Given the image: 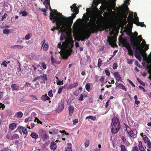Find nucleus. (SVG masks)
<instances>
[{
    "label": "nucleus",
    "mask_w": 151,
    "mask_h": 151,
    "mask_svg": "<svg viewBox=\"0 0 151 151\" xmlns=\"http://www.w3.org/2000/svg\"><path fill=\"white\" fill-rule=\"evenodd\" d=\"M122 19L123 23L126 26L124 28L125 30L129 32V35L131 37L130 45L133 49L135 50V57L139 62L141 61L142 59L144 61L149 59V55L148 57L145 51L149 48L148 45L146 44L145 40L142 38L141 35L137 36V38L134 37V35L136 37L137 36L138 33L137 32H135L134 34L131 32L132 23L127 17V15H123Z\"/></svg>",
    "instance_id": "obj_1"
},
{
    "label": "nucleus",
    "mask_w": 151,
    "mask_h": 151,
    "mask_svg": "<svg viewBox=\"0 0 151 151\" xmlns=\"http://www.w3.org/2000/svg\"><path fill=\"white\" fill-rule=\"evenodd\" d=\"M76 5V4H74L70 6L71 11L75 13L72 14V17H66L62 15L61 13H58L55 10L53 12L50 13V20H52L53 23L55 22L56 25V27H54L52 28L51 30L54 31L55 29H57L60 33L64 32L65 29L70 26L73 19L75 17L76 14L78 13V10Z\"/></svg>",
    "instance_id": "obj_2"
},
{
    "label": "nucleus",
    "mask_w": 151,
    "mask_h": 151,
    "mask_svg": "<svg viewBox=\"0 0 151 151\" xmlns=\"http://www.w3.org/2000/svg\"><path fill=\"white\" fill-rule=\"evenodd\" d=\"M87 20L89 21L91 24L87 27L82 29L78 35L79 40H84L87 38L88 33L94 32L97 29L100 25L103 17L101 15L100 17L97 20V15L99 12V9L96 8H87Z\"/></svg>",
    "instance_id": "obj_3"
},
{
    "label": "nucleus",
    "mask_w": 151,
    "mask_h": 151,
    "mask_svg": "<svg viewBox=\"0 0 151 151\" xmlns=\"http://www.w3.org/2000/svg\"><path fill=\"white\" fill-rule=\"evenodd\" d=\"M73 42L72 37L69 36L66 39L65 42H62V44L59 43L57 45V47L62 51L61 55L63 59H67L70 55Z\"/></svg>",
    "instance_id": "obj_4"
},
{
    "label": "nucleus",
    "mask_w": 151,
    "mask_h": 151,
    "mask_svg": "<svg viewBox=\"0 0 151 151\" xmlns=\"http://www.w3.org/2000/svg\"><path fill=\"white\" fill-rule=\"evenodd\" d=\"M105 6L104 9L107 12H106L104 14V16L107 18H113V16L115 14V13L112 11L113 9L114 10L115 9L113 8L115 6L116 0H105Z\"/></svg>",
    "instance_id": "obj_5"
},
{
    "label": "nucleus",
    "mask_w": 151,
    "mask_h": 151,
    "mask_svg": "<svg viewBox=\"0 0 151 151\" xmlns=\"http://www.w3.org/2000/svg\"><path fill=\"white\" fill-rule=\"evenodd\" d=\"M116 29V26L113 23L109 25L106 27V29L110 31V36L114 35V31ZM108 41L109 44L112 46H114L116 45V39L114 36L108 37Z\"/></svg>",
    "instance_id": "obj_6"
},
{
    "label": "nucleus",
    "mask_w": 151,
    "mask_h": 151,
    "mask_svg": "<svg viewBox=\"0 0 151 151\" xmlns=\"http://www.w3.org/2000/svg\"><path fill=\"white\" fill-rule=\"evenodd\" d=\"M111 127V140L112 139V136L118 132L120 128V125L118 119L116 117L113 118Z\"/></svg>",
    "instance_id": "obj_7"
},
{
    "label": "nucleus",
    "mask_w": 151,
    "mask_h": 151,
    "mask_svg": "<svg viewBox=\"0 0 151 151\" xmlns=\"http://www.w3.org/2000/svg\"><path fill=\"white\" fill-rule=\"evenodd\" d=\"M127 132L130 136L133 138H135L137 137V131L135 129L131 130L129 127L127 128Z\"/></svg>",
    "instance_id": "obj_8"
},
{
    "label": "nucleus",
    "mask_w": 151,
    "mask_h": 151,
    "mask_svg": "<svg viewBox=\"0 0 151 151\" xmlns=\"http://www.w3.org/2000/svg\"><path fill=\"white\" fill-rule=\"evenodd\" d=\"M134 18L133 19V22L137 26H140L142 27L145 26V25L143 23L139 22V21L138 17H137L136 13L134 14Z\"/></svg>",
    "instance_id": "obj_9"
},
{
    "label": "nucleus",
    "mask_w": 151,
    "mask_h": 151,
    "mask_svg": "<svg viewBox=\"0 0 151 151\" xmlns=\"http://www.w3.org/2000/svg\"><path fill=\"white\" fill-rule=\"evenodd\" d=\"M45 5L46 8H42V10L43 12H45L47 11V10L48 7L50 8V11H52V10L51 9L50 6V2L48 1H47V3H46Z\"/></svg>",
    "instance_id": "obj_10"
},
{
    "label": "nucleus",
    "mask_w": 151,
    "mask_h": 151,
    "mask_svg": "<svg viewBox=\"0 0 151 151\" xmlns=\"http://www.w3.org/2000/svg\"><path fill=\"white\" fill-rule=\"evenodd\" d=\"M114 76L116 80L118 81H121V78L119 73L118 72H115L114 73Z\"/></svg>",
    "instance_id": "obj_11"
},
{
    "label": "nucleus",
    "mask_w": 151,
    "mask_h": 151,
    "mask_svg": "<svg viewBox=\"0 0 151 151\" xmlns=\"http://www.w3.org/2000/svg\"><path fill=\"white\" fill-rule=\"evenodd\" d=\"M23 113L21 111H18L15 113L14 116L18 119L19 118H21L23 116Z\"/></svg>",
    "instance_id": "obj_12"
},
{
    "label": "nucleus",
    "mask_w": 151,
    "mask_h": 151,
    "mask_svg": "<svg viewBox=\"0 0 151 151\" xmlns=\"http://www.w3.org/2000/svg\"><path fill=\"white\" fill-rule=\"evenodd\" d=\"M126 47L127 49L129 51L128 54L130 55H132L133 54L132 50V48L129 45H126Z\"/></svg>",
    "instance_id": "obj_13"
},
{
    "label": "nucleus",
    "mask_w": 151,
    "mask_h": 151,
    "mask_svg": "<svg viewBox=\"0 0 151 151\" xmlns=\"http://www.w3.org/2000/svg\"><path fill=\"white\" fill-rule=\"evenodd\" d=\"M56 147L57 145L55 142H52L50 145V147L51 150H54L56 149Z\"/></svg>",
    "instance_id": "obj_14"
},
{
    "label": "nucleus",
    "mask_w": 151,
    "mask_h": 151,
    "mask_svg": "<svg viewBox=\"0 0 151 151\" xmlns=\"http://www.w3.org/2000/svg\"><path fill=\"white\" fill-rule=\"evenodd\" d=\"M11 88L12 90H18L19 89V86L17 84H13L11 86Z\"/></svg>",
    "instance_id": "obj_15"
},
{
    "label": "nucleus",
    "mask_w": 151,
    "mask_h": 151,
    "mask_svg": "<svg viewBox=\"0 0 151 151\" xmlns=\"http://www.w3.org/2000/svg\"><path fill=\"white\" fill-rule=\"evenodd\" d=\"M68 109L69 111V115L70 116H71L74 111V107L73 106L71 105L69 106Z\"/></svg>",
    "instance_id": "obj_16"
},
{
    "label": "nucleus",
    "mask_w": 151,
    "mask_h": 151,
    "mask_svg": "<svg viewBox=\"0 0 151 151\" xmlns=\"http://www.w3.org/2000/svg\"><path fill=\"white\" fill-rule=\"evenodd\" d=\"M140 134L142 137L145 143H146L148 141H150L148 137L146 135H143V134L142 133H141Z\"/></svg>",
    "instance_id": "obj_17"
},
{
    "label": "nucleus",
    "mask_w": 151,
    "mask_h": 151,
    "mask_svg": "<svg viewBox=\"0 0 151 151\" xmlns=\"http://www.w3.org/2000/svg\"><path fill=\"white\" fill-rule=\"evenodd\" d=\"M138 147L140 151H142L145 150L142 145V142L141 141H139L138 142Z\"/></svg>",
    "instance_id": "obj_18"
},
{
    "label": "nucleus",
    "mask_w": 151,
    "mask_h": 151,
    "mask_svg": "<svg viewBox=\"0 0 151 151\" xmlns=\"http://www.w3.org/2000/svg\"><path fill=\"white\" fill-rule=\"evenodd\" d=\"M32 35L29 33H27L25 36V37L23 38V40H28L31 38Z\"/></svg>",
    "instance_id": "obj_19"
},
{
    "label": "nucleus",
    "mask_w": 151,
    "mask_h": 151,
    "mask_svg": "<svg viewBox=\"0 0 151 151\" xmlns=\"http://www.w3.org/2000/svg\"><path fill=\"white\" fill-rule=\"evenodd\" d=\"M63 109V105L62 104H60L59 105L58 109L57 110V111L58 112H60Z\"/></svg>",
    "instance_id": "obj_20"
},
{
    "label": "nucleus",
    "mask_w": 151,
    "mask_h": 151,
    "mask_svg": "<svg viewBox=\"0 0 151 151\" xmlns=\"http://www.w3.org/2000/svg\"><path fill=\"white\" fill-rule=\"evenodd\" d=\"M68 147L65 149V151H72V144L70 143L67 144Z\"/></svg>",
    "instance_id": "obj_21"
},
{
    "label": "nucleus",
    "mask_w": 151,
    "mask_h": 151,
    "mask_svg": "<svg viewBox=\"0 0 151 151\" xmlns=\"http://www.w3.org/2000/svg\"><path fill=\"white\" fill-rule=\"evenodd\" d=\"M78 82H76L73 84L70 85L69 86V89H71L73 88H76L78 86Z\"/></svg>",
    "instance_id": "obj_22"
},
{
    "label": "nucleus",
    "mask_w": 151,
    "mask_h": 151,
    "mask_svg": "<svg viewBox=\"0 0 151 151\" xmlns=\"http://www.w3.org/2000/svg\"><path fill=\"white\" fill-rule=\"evenodd\" d=\"M16 127V125L14 123H12L9 126V128L12 130L14 129Z\"/></svg>",
    "instance_id": "obj_23"
},
{
    "label": "nucleus",
    "mask_w": 151,
    "mask_h": 151,
    "mask_svg": "<svg viewBox=\"0 0 151 151\" xmlns=\"http://www.w3.org/2000/svg\"><path fill=\"white\" fill-rule=\"evenodd\" d=\"M41 99L43 101H46L50 99L47 96L46 94L43 95L41 98Z\"/></svg>",
    "instance_id": "obj_24"
},
{
    "label": "nucleus",
    "mask_w": 151,
    "mask_h": 151,
    "mask_svg": "<svg viewBox=\"0 0 151 151\" xmlns=\"http://www.w3.org/2000/svg\"><path fill=\"white\" fill-rule=\"evenodd\" d=\"M86 119H88L89 121H90V119H91L92 120L94 121L96 120V117L91 116H87L86 117Z\"/></svg>",
    "instance_id": "obj_25"
},
{
    "label": "nucleus",
    "mask_w": 151,
    "mask_h": 151,
    "mask_svg": "<svg viewBox=\"0 0 151 151\" xmlns=\"http://www.w3.org/2000/svg\"><path fill=\"white\" fill-rule=\"evenodd\" d=\"M118 86H119L121 89L124 90L125 91H126L127 90V89L121 83H118Z\"/></svg>",
    "instance_id": "obj_26"
},
{
    "label": "nucleus",
    "mask_w": 151,
    "mask_h": 151,
    "mask_svg": "<svg viewBox=\"0 0 151 151\" xmlns=\"http://www.w3.org/2000/svg\"><path fill=\"white\" fill-rule=\"evenodd\" d=\"M69 36H71L70 35H68L67 37V38H66L65 36V35L64 34H63V33H62L61 35V36H60V39L61 40H63L64 39H65V40L66 39V38H68V37Z\"/></svg>",
    "instance_id": "obj_27"
},
{
    "label": "nucleus",
    "mask_w": 151,
    "mask_h": 151,
    "mask_svg": "<svg viewBox=\"0 0 151 151\" xmlns=\"http://www.w3.org/2000/svg\"><path fill=\"white\" fill-rule=\"evenodd\" d=\"M30 136L32 138L35 139H37L38 137L37 134L35 132H32Z\"/></svg>",
    "instance_id": "obj_28"
},
{
    "label": "nucleus",
    "mask_w": 151,
    "mask_h": 151,
    "mask_svg": "<svg viewBox=\"0 0 151 151\" xmlns=\"http://www.w3.org/2000/svg\"><path fill=\"white\" fill-rule=\"evenodd\" d=\"M42 48L43 50L47 51L48 48V45L47 43H45L44 45L42 46Z\"/></svg>",
    "instance_id": "obj_29"
},
{
    "label": "nucleus",
    "mask_w": 151,
    "mask_h": 151,
    "mask_svg": "<svg viewBox=\"0 0 151 151\" xmlns=\"http://www.w3.org/2000/svg\"><path fill=\"white\" fill-rule=\"evenodd\" d=\"M11 47L13 49H22L23 48V47L19 45H14L12 46Z\"/></svg>",
    "instance_id": "obj_30"
},
{
    "label": "nucleus",
    "mask_w": 151,
    "mask_h": 151,
    "mask_svg": "<svg viewBox=\"0 0 151 151\" xmlns=\"http://www.w3.org/2000/svg\"><path fill=\"white\" fill-rule=\"evenodd\" d=\"M10 32V30L8 29H4L3 30V32L4 34L8 35Z\"/></svg>",
    "instance_id": "obj_31"
},
{
    "label": "nucleus",
    "mask_w": 151,
    "mask_h": 151,
    "mask_svg": "<svg viewBox=\"0 0 151 151\" xmlns=\"http://www.w3.org/2000/svg\"><path fill=\"white\" fill-rule=\"evenodd\" d=\"M19 14H22V16L25 17L27 15V13L25 11H21L19 12Z\"/></svg>",
    "instance_id": "obj_32"
},
{
    "label": "nucleus",
    "mask_w": 151,
    "mask_h": 151,
    "mask_svg": "<svg viewBox=\"0 0 151 151\" xmlns=\"http://www.w3.org/2000/svg\"><path fill=\"white\" fill-rule=\"evenodd\" d=\"M41 78H42L43 80H44L47 81V75L46 74H43L41 76Z\"/></svg>",
    "instance_id": "obj_33"
},
{
    "label": "nucleus",
    "mask_w": 151,
    "mask_h": 151,
    "mask_svg": "<svg viewBox=\"0 0 151 151\" xmlns=\"http://www.w3.org/2000/svg\"><path fill=\"white\" fill-rule=\"evenodd\" d=\"M84 145L86 147H88L90 145V141L89 140H86L84 144Z\"/></svg>",
    "instance_id": "obj_34"
},
{
    "label": "nucleus",
    "mask_w": 151,
    "mask_h": 151,
    "mask_svg": "<svg viewBox=\"0 0 151 151\" xmlns=\"http://www.w3.org/2000/svg\"><path fill=\"white\" fill-rule=\"evenodd\" d=\"M120 147L121 151H127L124 145H122L120 146Z\"/></svg>",
    "instance_id": "obj_35"
},
{
    "label": "nucleus",
    "mask_w": 151,
    "mask_h": 151,
    "mask_svg": "<svg viewBox=\"0 0 151 151\" xmlns=\"http://www.w3.org/2000/svg\"><path fill=\"white\" fill-rule=\"evenodd\" d=\"M21 128H22L23 132L24 134H27V131L26 129L25 128L23 127L22 126L21 127Z\"/></svg>",
    "instance_id": "obj_36"
},
{
    "label": "nucleus",
    "mask_w": 151,
    "mask_h": 151,
    "mask_svg": "<svg viewBox=\"0 0 151 151\" xmlns=\"http://www.w3.org/2000/svg\"><path fill=\"white\" fill-rule=\"evenodd\" d=\"M102 62V60L100 58L99 59L98 62V64H97L98 67L99 68H100V67L101 66V65Z\"/></svg>",
    "instance_id": "obj_37"
},
{
    "label": "nucleus",
    "mask_w": 151,
    "mask_h": 151,
    "mask_svg": "<svg viewBox=\"0 0 151 151\" xmlns=\"http://www.w3.org/2000/svg\"><path fill=\"white\" fill-rule=\"evenodd\" d=\"M90 85L89 84L86 83V85L85 88L88 91H89Z\"/></svg>",
    "instance_id": "obj_38"
},
{
    "label": "nucleus",
    "mask_w": 151,
    "mask_h": 151,
    "mask_svg": "<svg viewBox=\"0 0 151 151\" xmlns=\"http://www.w3.org/2000/svg\"><path fill=\"white\" fill-rule=\"evenodd\" d=\"M57 84L59 85H61L63 84V81H61L60 80L59 81H56Z\"/></svg>",
    "instance_id": "obj_39"
},
{
    "label": "nucleus",
    "mask_w": 151,
    "mask_h": 151,
    "mask_svg": "<svg viewBox=\"0 0 151 151\" xmlns=\"http://www.w3.org/2000/svg\"><path fill=\"white\" fill-rule=\"evenodd\" d=\"M64 88H65V86L60 87L58 90V94H60L61 93L62 90Z\"/></svg>",
    "instance_id": "obj_40"
},
{
    "label": "nucleus",
    "mask_w": 151,
    "mask_h": 151,
    "mask_svg": "<svg viewBox=\"0 0 151 151\" xmlns=\"http://www.w3.org/2000/svg\"><path fill=\"white\" fill-rule=\"evenodd\" d=\"M127 63L128 64H130L132 63L134 60L127 59Z\"/></svg>",
    "instance_id": "obj_41"
},
{
    "label": "nucleus",
    "mask_w": 151,
    "mask_h": 151,
    "mask_svg": "<svg viewBox=\"0 0 151 151\" xmlns=\"http://www.w3.org/2000/svg\"><path fill=\"white\" fill-rule=\"evenodd\" d=\"M35 122H36L38 124H42V122H41L39 119L35 117V119L34 120Z\"/></svg>",
    "instance_id": "obj_42"
},
{
    "label": "nucleus",
    "mask_w": 151,
    "mask_h": 151,
    "mask_svg": "<svg viewBox=\"0 0 151 151\" xmlns=\"http://www.w3.org/2000/svg\"><path fill=\"white\" fill-rule=\"evenodd\" d=\"M132 151H139L138 149L136 146L132 148Z\"/></svg>",
    "instance_id": "obj_43"
},
{
    "label": "nucleus",
    "mask_w": 151,
    "mask_h": 151,
    "mask_svg": "<svg viewBox=\"0 0 151 151\" xmlns=\"http://www.w3.org/2000/svg\"><path fill=\"white\" fill-rule=\"evenodd\" d=\"M105 78V77L104 76H102L99 79L101 83H103L104 81Z\"/></svg>",
    "instance_id": "obj_44"
},
{
    "label": "nucleus",
    "mask_w": 151,
    "mask_h": 151,
    "mask_svg": "<svg viewBox=\"0 0 151 151\" xmlns=\"http://www.w3.org/2000/svg\"><path fill=\"white\" fill-rule=\"evenodd\" d=\"M41 78V76H38L36 77L33 80V82L37 81L38 80H40Z\"/></svg>",
    "instance_id": "obj_45"
},
{
    "label": "nucleus",
    "mask_w": 151,
    "mask_h": 151,
    "mask_svg": "<svg viewBox=\"0 0 151 151\" xmlns=\"http://www.w3.org/2000/svg\"><path fill=\"white\" fill-rule=\"evenodd\" d=\"M146 143L147 144V146L148 148H151V142L150 140L148 141Z\"/></svg>",
    "instance_id": "obj_46"
},
{
    "label": "nucleus",
    "mask_w": 151,
    "mask_h": 151,
    "mask_svg": "<svg viewBox=\"0 0 151 151\" xmlns=\"http://www.w3.org/2000/svg\"><path fill=\"white\" fill-rule=\"evenodd\" d=\"M48 95L50 97H52L53 96V94L52 93V91H50L48 93Z\"/></svg>",
    "instance_id": "obj_47"
},
{
    "label": "nucleus",
    "mask_w": 151,
    "mask_h": 151,
    "mask_svg": "<svg viewBox=\"0 0 151 151\" xmlns=\"http://www.w3.org/2000/svg\"><path fill=\"white\" fill-rule=\"evenodd\" d=\"M117 68V64L116 63H114L113 64V68L114 69H116Z\"/></svg>",
    "instance_id": "obj_48"
},
{
    "label": "nucleus",
    "mask_w": 151,
    "mask_h": 151,
    "mask_svg": "<svg viewBox=\"0 0 151 151\" xmlns=\"http://www.w3.org/2000/svg\"><path fill=\"white\" fill-rule=\"evenodd\" d=\"M43 137L45 139H47L49 138V136L46 134H45L43 135Z\"/></svg>",
    "instance_id": "obj_49"
},
{
    "label": "nucleus",
    "mask_w": 151,
    "mask_h": 151,
    "mask_svg": "<svg viewBox=\"0 0 151 151\" xmlns=\"http://www.w3.org/2000/svg\"><path fill=\"white\" fill-rule=\"evenodd\" d=\"M31 97L32 100L33 101H37V97L35 96H31Z\"/></svg>",
    "instance_id": "obj_50"
},
{
    "label": "nucleus",
    "mask_w": 151,
    "mask_h": 151,
    "mask_svg": "<svg viewBox=\"0 0 151 151\" xmlns=\"http://www.w3.org/2000/svg\"><path fill=\"white\" fill-rule=\"evenodd\" d=\"M83 96L82 94H81L79 98V100L80 101H82L83 100Z\"/></svg>",
    "instance_id": "obj_51"
},
{
    "label": "nucleus",
    "mask_w": 151,
    "mask_h": 151,
    "mask_svg": "<svg viewBox=\"0 0 151 151\" xmlns=\"http://www.w3.org/2000/svg\"><path fill=\"white\" fill-rule=\"evenodd\" d=\"M31 118L30 117H28L25 119L24 122L27 123L29 121H31Z\"/></svg>",
    "instance_id": "obj_52"
},
{
    "label": "nucleus",
    "mask_w": 151,
    "mask_h": 151,
    "mask_svg": "<svg viewBox=\"0 0 151 151\" xmlns=\"http://www.w3.org/2000/svg\"><path fill=\"white\" fill-rule=\"evenodd\" d=\"M5 107V106L4 105L1 103H0V109L2 108V109L3 110Z\"/></svg>",
    "instance_id": "obj_53"
},
{
    "label": "nucleus",
    "mask_w": 151,
    "mask_h": 151,
    "mask_svg": "<svg viewBox=\"0 0 151 151\" xmlns=\"http://www.w3.org/2000/svg\"><path fill=\"white\" fill-rule=\"evenodd\" d=\"M42 65L43 68L44 69H45L47 68V66L44 63H42Z\"/></svg>",
    "instance_id": "obj_54"
},
{
    "label": "nucleus",
    "mask_w": 151,
    "mask_h": 151,
    "mask_svg": "<svg viewBox=\"0 0 151 151\" xmlns=\"http://www.w3.org/2000/svg\"><path fill=\"white\" fill-rule=\"evenodd\" d=\"M105 72L106 74L108 76H109L110 75V73L108 70H105Z\"/></svg>",
    "instance_id": "obj_55"
},
{
    "label": "nucleus",
    "mask_w": 151,
    "mask_h": 151,
    "mask_svg": "<svg viewBox=\"0 0 151 151\" xmlns=\"http://www.w3.org/2000/svg\"><path fill=\"white\" fill-rule=\"evenodd\" d=\"M51 131L52 132L53 134H54L56 133H57L58 131L56 129H54L52 130H51Z\"/></svg>",
    "instance_id": "obj_56"
},
{
    "label": "nucleus",
    "mask_w": 151,
    "mask_h": 151,
    "mask_svg": "<svg viewBox=\"0 0 151 151\" xmlns=\"http://www.w3.org/2000/svg\"><path fill=\"white\" fill-rule=\"evenodd\" d=\"M7 15V14L5 13L2 16L1 18V20L2 21L3 20L6 18Z\"/></svg>",
    "instance_id": "obj_57"
},
{
    "label": "nucleus",
    "mask_w": 151,
    "mask_h": 151,
    "mask_svg": "<svg viewBox=\"0 0 151 151\" xmlns=\"http://www.w3.org/2000/svg\"><path fill=\"white\" fill-rule=\"evenodd\" d=\"M129 15L130 16V18L131 19H133V13L132 12H130L129 13Z\"/></svg>",
    "instance_id": "obj_58"
},
{
    "label": "nucleus",
    "mask_w": 151,
    "mask_h": 151,
    "mask_svg": "<svg viewBox=\"0 0 151 151\" xmlns=\"http://www.w3.org/2000/svg\"><path fill=\"white\" fill-rule=\"evenodd\" d=\"M93 4L95 5V6L96 7L97 6L98 4V2L96 1L95 0H93Z\"/></svg>",
    "instance_id": "obj_59"
},
{
    "label": "nucleus",
    "mask_w": 151,
    "mask_h": 151,
    "mask_svg": "<svg viewBox=\"0 0 151 151\" xmlns=\"http://www.w3.org/2000/svg\"><path fill=\"white\" fill-rule=\"evenodd\" d=\"M78 122V120L77 119H75L73 121V124L74 125H75Z\"/></svg>",
    "instance_id": "obj_60"
},
{
    "label": "nucleus",
    "mask_w": 151,
    "mask_h": 151,
    "mask_svg": "<svg viewBox=\"0 0 151 151\" xmlns=\"http://www.w3.org/2000/svg\"><path fill=\"white\" fill-rule=\"evenodd\" d=\"M51 59L52 63H53L55 62V59H54L52 56H51Z\"/></svg>",
    "instance_id": "obj_61"
},
{
    "label": "nucleus",
    "mask_w": 151,
    "mask_h": 151,
    "mask_svg": "<svg viewBox=\"0 0 151 151\" xmlns=\"http://www.w3.org/2000/svg\"><path fill=\"white\" fill-rule=\"evenodd\" d=\"M128 81H129V83L131 84L132 86L135 87V85H134V84L132 82V81H131L130 80H128Z\"/></svg>",
    "instance_id": "obj_62"
},
{
    "label": "nucleus",
    "mask_w": 151,
    "mask_h": 151,
    "mask_svg": "<svg viewBox=\"0 0 151 151\" xmlns=\"http://www.w3.org/2000/svg\"><path fill=\"white\" fill-rule=\"evenodd\" d=\"M139 88L140 89L142 90L144 92L145 91V89L142 86H139Z\"/></svg>",
    "instance_id": "obj_63"
},
{
    "label": "nucleus",
    "mask_w": 151,
    "mask_h": 151,
    "mask_svg": "<svg viewBox=\"0 0 151 151\" xmlns=\"http://www.w3.org/2000/svg\"><path fill=\"white\" fill-rule=\"evenodd\" d=\"M135 64L138 66H139L140 65L139 64L138 61H135Z\"/></svg>",
    "instance_id": "obj_64"
}]
</instances>
